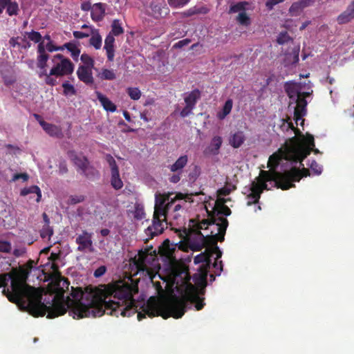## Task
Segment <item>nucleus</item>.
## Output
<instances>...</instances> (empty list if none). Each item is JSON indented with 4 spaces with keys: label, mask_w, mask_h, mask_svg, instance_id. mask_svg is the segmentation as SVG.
I'll list each match as a JSON object with an SVG mask.
<instances>
[{
    "label": "nucleus",
    "mask_w": 354,
    "mask_h": 354,
    "mask_svg": "<svg viewBox=\"0 0 354 354\" xmlns=\"http://www.w3.org/2000/svg\"><path fill=\"white\" fill-rule=\"evenodd\" d=\"M291 40L292 39L287 32H282L279 35L277 41L279 44L283 45Z\"/></svg>",
    "instance_id": "obj_51"
},
{
    "label": "nucleus",
    "mask_w": 354,
    "mask_h": 354,
    "mask_svg": "<svg viewBox=\"0 0 354 354\" xmlns=\"http://www.w3.org/2000/svg\"><path fill=\"white\" fill-rule=\"evenodd\" d=\"M227 201L225 198L218 199L213 210L212 212L207 211L208 218L196 223L195 220H191L190 222L193 223L192 231L200 232L201 230L210 229V231L214 230L216 235H218V240L220 242H223L225 240V235L229 223L227 219L222 216H228L232 213L231 209L225 205Z\"/></svg>",
    "instance_id": "obj_7"
},
{
    "label": "nucleus",
    "mask_w": 354,
    "mask_h": 354,
    "mask_svg": "<svg viewBox=\"0 0 354 354\" xmlns=\"http://www.w3.org/2000/svg\"><path fill=\"white\" fill-rule=\"evenodd\" d=\"M236 21L241 26H248L250 25V19L245 12H240L236 17Z\"/></svg>",
    "instance_id": "obj_46"
},
{
    "label": "nucleus",
    "mask_w": 354,
    "mask_h": 354,
    "mask_svg": "<svg viewBox=\"0 0 354 354\" xmlns=\"http://www.w3.org/2000/svg\"><path fill=\"white\" fill-rule=\"evenodd\" d=\"M104 158L111 169V185L116 190L121 189L124 183L120 176V169L115 159L110 153H106Z\"/></svg>",
    "instance_id": "obj_10"
},
{
    "label": "nucleus",
    "mask_w": 354,
    "mask_h": 354,
    "mask_svg": "<svg viewBox=\"0 0 354 354\" xmlns=\"http://www.w3.org/2000/svg\"><path fill=\"white\" fill-rule=\"evenodd\" d=\"M188 303L195 304L196 310H201L205 305L204 298L199 297L197 289L192 284L188 286L183 298L175 297L166 308H160L153 297L150 298L145 312L150 318L161 316L165 319L169 317L180 319L185 315Z\"/></svg>",
    "instance_id": "obj_5"
},
{
    "label": "nucleus",
    "mask_w": 354,
    "mask_h": 354,
    "mask_svg": "<svg viewBox=\"0 0 354 354\" xmlns=\"http://www.w3.org/2000/svg\"><path fill=\"white\" fill-rule=\"evenodd\" d=\"M115 39L111 35H106L105 38V45H104V49L106 51V57L109 62L114 60V42Z\"/></svg>",
    "instance_id": "obj_23"
},
{
    "label": "nucleus",
    "mask_w": 354,
    "mask_h": 354,
    "mask_svg": "<svg viewBox=\"0 0 354 354\" xmlns=\"http://www.w3.org/2000/svg\"><path fill=\"white\" fill-rule=\"evenodd\" d=\"M306 8L305 6L299 1L294 2L289 8V13L291 16L297 17L299 15L301 11Z\"/></svg>",
    "instance_id": "obj_40"
},
{
    "label": "nucleus",
    "mask_w": 354,
    "mask_h": 354,
    "mask_svg": "<svg viewBox=\"0 0 354 354\" xmlns=\"http://www.w3.org/2000/svg\"><path fill=\"white\" fill-rule=\"evenodd\" d=\"M76 243L78 245V251H84L86 250H91L92 248V241L91 235L86 231H83L82 234L79 235L75 239Z\"/></svg>",
    "instance_id": "obj_18"
},
{
    "label": "nucleus",
    "mask_w": 354,
    "mask_h": 354,
    "mask_svg": "<svg viewBox=\"0 0 354 354\" xmlns=\"http://www.w3.org/2000/svg\"><path fill=\"white\" fill-rule=\"evenodd\" d=\"M354 19V1L347 6L346 9L337 17L339 25L346 24Z\"/></svg>",
    "instance_id": "obj_19"
},
{
    "label": "nucleus",
    "mask_w": 354,
    "mask_h": 354,
    "mask_svg": "<svg viewBox=\"0 0 354 354\" xmlns=\"http://www.w3.org/2000/svg\"><path fill=\"white\" fill-rule=\"evenodd\" d=\"M81 174H82L88 179L93 180L99 176V171L93 165H91L89 162L81 172Z\"/></svg>",
    "instance_id": "obj_34"
},
{
    "label": "nucleus",
    "mask_w": 354,
    "mask_h": 354,
    "mask_svg": "<svg viewBox=\"0 0 354 354\" xmlns=\"http://www.w3.org/2000/svg\"><path fill=\"white\" fill-rule=\"evenodd\" d=\"M39 123L45 132L50 136L58 138H61L63 136L62 131L59 127L48 123L44 120H39Z\"/></svg>",
    "instance_id": "obj_16"
},
{
    "label": "nucleus",
    "mask_w": 354,
    "mask_h": 354,
    "mask_svg": "<svg viewBox=\"0 0 354 354\" xmlns=\"http://www.w3.org/2000/svg\"><path fill=\"white\" fill-rule=\"evenodd\" d=\"M97 99L101 102V105L108 111L114 112L117 110V106L107 97L99 91H95Z\"/></svg>",
    "instance_id": "obj_22"
},
{
    "label": "nucleus",
    "mask_w": 354,
    "mask_h": 354,
    "mask_svg": "<svg viewBox=\"0 0 354 354\" xmlns=\"http://www.w3.org/2000/svg\"><path fill=\"white\" fill-rule=\"evenodd\" d=\"M310 168L317 175L320 174L322 171V167L314 160L311 161Z\"/></svg>",
    "instance_id": "obj_56"
},
{
    "label": "nucleus",
    "mask_w": 354,
    "mask_h": 354,
    "mask_svg": "<svg viewBox=\"0 0 354 354\" xmlns=\"http://www.w3.org/2000/svg\"><path fill=\"white\" fill-rule=\"evenodd\" d=\"M29 176L26 173H17L12 176V180L16 181L19 179H22L23 181H27Z\"/></svg>",
    "instance_id": "obj_59"
},
{
    "label": "nucleus",
    "mask_w": 354,
    "mask_h": 354,
    "mask_svg": "<svg viewBox=\"0 0 354 354\" xmlns=\"http://www.w3.org/2000/svg\"><path fill=\"white\" fill-rule=\"evenodd\" d=\"M212 253L209 252V247L206 249L205 252L201 253L194 258L195 263H203L201 269L207 268L209 267L212 262Z\"/></svg>",
    "instance_id": "obj_24"
},
{
    "label": "nucleus",
    "mask_w": 354,
    "mask_h": 354,
    "mask_svg": "<svg viewBox=\"0 0 354 354\" xmlns=\"http://www.w3.org/2000/svg\"><path fill=\"white\" fill-rule=\"evenodd\" d=\"M91 38L89 39V45L93 46L95 50L102 48V36L99 33V30L91 28Z\"/></svg>",
    "instance_id": "obj_26"
},
{
    "label": "nucleus",
    "mask_w": 354,
    "mask_h": 354,
    "mask_svg": "<svg viewBox=\"0 0 354 354\" xmlns=\"http://www.w3.org/2000/svg\"><path fill=\"white\" fill-rule=\"evenodd\" d=\"M68 157L76 167L77 171L81 174L86 165L89 163L88 158L84 156H80L73 150L67 152Z\"/></svg>",
    "instance_id": "obj_15"
},
{
    "label": "nucleus",
    "mask_w": 354,
    "mask_h": 354,
    "mask_svg": "<svg viewBox=\"0 0 354 354\" xmlns=\"http://www.w3.org/2000/svg\"><path fill=\"white\" fill-rule=\"evenodd\" d=\"M296 102V106L295 107L294 111V120L297 124H299L302 126L304 123V120L303 117L306 114V106L307 101L306 99L302 97V96H299V95L292 100Z\"/></svg>",
    "instance_id": "obj_14"
},
{
    "label": "nucleus",
    "mask_w": 354,
    "mask_h": 354,
    "mask_svg": "<svg viewBox=\"0 0 354 354\" xmlns=\"http://www.w3.org/2000/svg\"><path fill=\"white\" fill-rule=\"evenodd\" d=\"M249 5V3L247 1H241L235 4H232L230 6L228 13H236V12H243L246 10V7Z\"/></svg>",
    "instance_id": "obj_38"
},
{
    "label": "nucleus",
    "mask_w": 354,
    "mask_h": 354,
    "mask_svg": "<svg viewBox=\"0 0 354 354\" xmlns=\"http://www.w3.org/2000/svg\"><path fill=\"white\" fill-rule=\"evenodd\" d=\"M201 95V91L198 88H195L192 90L188 95L185 97V102L186 105L191 106L192 107H195V105L200 99Z\"/></svg>",
    "instance_id": "obj_29"
},
{
    "label": "nucleus",
    "mask_w": 354,
    "mask_h": 354,
    "mask_svg": "<svg viewBox=\"0 0 354 354\" xmlns=\"http://www.w3.org/2000/svg\"><path fill=\"white\" fill-rule=\"evenodd\" d=\"M111 28H112V30H111V32L108 35H111L113 37H118L124 33V29L118 19H115L112 21V26H111Z\"/></svg>",
    "instance_id": "obj_39"
},
{
    "label": "nucleus",
    "mask_w": 354,
    "mask_h": 354,
    "mask_svg": "<svg viewBox=\"0 0 354 354\" xmlns=\"http://www.w3.org/2000/svg\"><path fill=\"white\" fill-rule=\"evenodd\" d=\"M48 57L49 55L46 53L38 54L37 57V67L42 71L46 70L45 68Z\"/></svg>",
    "instance_id": "obj_42"
},
{
    "label": "nucleus",
    "mask_w": 354,
    "mask_h": 354,
    "mask_svg": "<svg viewBox=\"0 0 354 354\" xmlns=\"http://www.w3.org/2000/svg\"><path fill=\"white\" fill-rule=\"evenodd\" d=\"M207 269H201L200 272L193 276L195 284L199 287L205 288L207 286Z\"/></svg>",
    "instance_id": "obj_28"
},
{
    "label": "nucleus",
    "mask_w": 354,
    "mask_h": 354,
    "mask_svg": "<svg viewBox=\"0 0 354 354\" xmlns=\"http://www.w3.org/2000/svg\"><path fill=\"white\" fill-rule=\"evenodd\" d=\"M42 75L45 76L44 81L47 84L53 86L57 84L56 80L55 79H53V77H51L53 75H50V73H47L46 71H41V73H39V77H41Z\"/></svg>",
    "instance_id": "obj_52"
},
{
    "label": "nucleus",
    "mask_w": 354,
    "mask_h": 354,
    "mask_svg": "<svg viewBox=\"0 0 354 354\" xmlns=\"http://www.w3.org/2000/svg\"><path fill=\"white\" fill-rule=\"evenodd\" d=\"M106 15V5L102 3H95L93 6L91 12V18L95 22L102 21Z\"/></svg>",
    "instance_id": "obj_20"
},
{
    "label": "nucleus",
    "mask_w": 354,
    "mask_h": 354,
    "mask_svg": "<svg viewBox=\"0 0 354 354\" xmlns=\"http://www.w3.org/2000/svg\"><path fill=\"white\" fill-rule=\"evenodd\" d=\"M29 194H35L37 196L36 202H40L41 199V192L37 185H31L28 187H24L20 192V195L22 196H27Z\"/></svg>",
    "instance_id": "obj_31"
},
{
    "label": "nucleus",
    "mask_w": 354,
    "mask_h": 354,
    "mask_svg": "<svg viewBox=\"0 0 354 354\" xmlns=\"http://www.w3.org/2000/svg\"><path fill=\"white\" fill-rule=\"evenodd\" d=\"M223 140L219 136H214L211 141L210 146L209 147L210 152L212 154H218L219 149L222 145Z\"/></svg>",
    "instance_id": "obj_36"
},
{
    "label": "nucleus",
    "mask_w": 354,
    "mask_h": 354,
    "mask_svg": "<svg viewBox=\"0 0 354 354\" xmlns=\"http://www.w3.org/2000/svg\"><path fill=\"white\" fill-rule=\"evenodd\" d=\"M8 3L6 6V13L9 16H16L19 12V6L17 2L12 0L7 1Z\"/></svg>",
    "instance_id": "obj_41"
},
{
    "label": "nucleus",
    "mask_w": 354,
    "mask_h": 354,
    "mask_svg": "<svg viewBox=\"0 0 354 354\" xmlns=\"http://www.w3.org/2000/svg\"><path fill=\"white\" fill-rule=\"evenodd\" d=\"M191 0H167L169 6L172 8H181L187 5Z\"/></svg>",
    "instance_id": "obj_45"
},
{
    "label": "nucleus",
    "mask_w": 354,
    "mask_h": 354,
    "mask_svg": "<svg viewBox=\"0 0 354 354\" xmlns=\"http://www.w3.org/2000/svg\"><path fill=\"white\" fill-rule=\"evenodd\" d=\"M70 283L67 279L62 278L58 283L59 294L62 296L64 291L68 290ZM42 299V295H41V300ZM46 307V311L45 312L44 316L47 313V318L53 319L59 316H62L66 313L67 307L64 304L62 297L58 299L57 296H54L51 301H48L46 304L41 302Z\"/></svg>",
    "instance_id": "obj_8"
},
{
    "label": "nucleus",
    "mask_w": 354,
    "mask_h": 354,
    "mask_svg": "<svg viewBox=\"0 0 354 354\" xmlns=\"http://www.w3.org/2000/svg\"><path fill=\"white\" fill-rule=\"evenodd\" d=\"M191 42L190 39H185L176 43L174 46L175 48H181L185 46H187Z\"/></svg>",
    "instance_id": "obj_64"
},
{
    "label": "nucleus",
    "mask_w": 354,
    "mask_h": 354,
    "mask_svg": "<svg viewBox=\"0 0 354 354\" xmlns=\"http://www.w3.org/2000/svg\"><path fill=\"white\" fill-rule=\"evenodd\" d=\"M284 90L290 100H295V98L299 95V89L296 83L292 82H286L284 84Z\"/></svg>",
    "instance_id": "obj_30"
},
{
    "label": "nucleus",
    "mask_w": 354,
    "mask_h": 354,
    "mask_svg": "<svg viewBox=\"0 0 354 354\" xmlns=\"http://www.w3.org/2000/svg\"><path fill=\"white\" fill-rule=\"evenodd\" d=\"M46 49L48 52L52 53L54 51L63 50V47L55 46L51 41H50L46 45Z\"/></svg>",
    "instance_id": "obj_58"
},
{
    "label": "nucleus",
    "mask_w": 354,
    "mask_h": 354,
    "mask_svg": "<svg viewBox=\"0 0 354 354\" xmlns=\"http://www.w3.org/2000/svg\"><path fill=\"white\" fill-rule=\"evenodd\" d=\"M145 213L143 207L140 205H137L136 206V211L134 214L135 218L138 220H141L145 218Z\"/></svg>",
    "instance_id": "obj_54"
},
{
    "label": "nucleus",
    "mask_w": 354,
    "mask_h": 354,
    "mask_svg": "<svg viewBox=\"0 0 354 354\" xmlns=\"http://www.w3.org/2000/svg\"><path fill=\"white\" fill-rule=\"evenodd\" d=\"M245 140L244 133L242 131H238L230 136L229 143L234 148H239L242 145Z\"/></svg>",
    "instance_id": "obj_25"
},
{
    "label": "nucleus",
    "mask_w": 354,
    "mask_h": 354,
    "mask_svg": "<svg viewBox=\"0 0 354 354\" xmlns=\"http://www.w3.org/2000/svg\"><path fill=\"white\" fill-rule=\"evenodd\" d=\"M25 35L30 41L35 43H39L41 40V35L38 32L32 30L30 32H26Z\"/></svg>",
    "instance_id": "obj_49"
},
{
    "label": "nucleus",
    "mask_w": 354,
    "mask_h": 354,
    "mask_svg": "<svg viewBox=\"0 0 354 354\" xmlns=\"http://www.w3.org/2000/svg\"><path fill=\"white\" fill-rule=\"evenodd\" d=\"M201 173V167L197 165H193L189 167L187 181L190 183H194L198 179Z\"/></svg>",
    "instance_id": "obj_32"
},
{
    "label": "nucleus",
    "mask_w": 354,
    "mask_h": 354,
    "mask_svg": "<svg viewBox=\"0 0 354 354\" xmlns=\"http://www.w3.org/2000/svg\"><path fill=\"white\" fill-rule=\"evenodd\" d=\"M11 250L12 246L10 242L0 240V252L10 253Z\"/></svg>",
    "instance_id": "obj_53"
},
{
    "label": "nucleus",
    "mask_w": 354,
    "mask_h": 354,
    "mask_svg": "<svg viewBox=\"0 0 354 354\" xmlns=\"http://www.w3.org/2000/svg\"><path fill=\"white\" fill-rule=\"evenodd\" d=\"M91 35V31L87 32H83L80 31H73V36L74 38L80 39L84 38H87Z\"/></svg>",
    "instance_id": "obj_57"
},
{
    "label": "nucleus",
    "mask_w": 354,
    "mask_h": 354,
    "mask_svg": "<svg viewBox=\"0 0 354 354\" xmlns=\"http://www.w3.org/2000/svg\"><path fill=\"white\" fill-rule=\"evenodd\" d=\"M236 188V186L232 184L227 185L218 190V194L219 196H227Z\"/></svg>",
    "instance_id": "obj_48"
},
{
    "label": "nucleus",
    "mask_w": 354,
    "mask_h": 354,
    "mask_svg": "<svg viewBox=\"0 0 354 354\" xmlns=\"http://www.w3.org/2000/svg\"><path fill=\"white\" fill-rule=\"evenodd\" d=\"M63 87V94L65 95H75L76 91L74 86L68 82H64L62 84Z\"/></svg>",
    "instance_id": "obj_47"
},
{
    "label": "nucleus",
    "mask_w": 354,
    "mask_h": 354,
    "mask_svg": "<svg viewBox=\"0 0 354 354\" xmlns=\"http://www.w3.org/2000/svg\"><path fill=\"white\" fill-rule=\"evenodd\" d=\"M19 40H21V39L19 37H12L9 40V45L12 48H15L16 46L21 47V46L20 43L19 42Z\"/></svg>",
    "instance_id": "obj_63"
},
{
    "label": "nucleus",
    "mask_w": 354,
    "mask_h": 354,
    "mask_svg": "<svg viewBox=\"0 0 354 354\" xmlns=\"http://www.w3.org/2000/svg\"><path fill=\"white\" fill-rule=\"evenodd\" d=\"M189 161L187 155L180 156L174 163L169 166V169L174 174L169 178V182L172 183H178L181 179V174L183 169L186 167Z\"/></svg>",
    "instance_id": "obj_12"
},
{
    "label": "nucleus",
    "mask_w": 354,
    "mask_h": 354,
    "mask_svg": "<svg viewBox=\"0 0 354 354\" xmlns=\"http://www.w3.org/2000/svg\"><path fill=\"white\" fill-rule=\"evenodd\" d=\"M129 282L119 281L108 284L104 289L87 286L84 290L71 287V296L74 300L73 314L79 319L102 317L104 314L118 317H129L138 313V321L148 315L138 312L134 295L138 292V283L131 279Z\"/></svg>",
    "instance_id": "obj_1"
},
{
    "label": "nucleus",
    "mask_w": 354,
    "mask_h": 354,
    "mask_svg": "<svg viewBox=\"0 0 354 354\" xmlns=\"http://www.w3.org/2000/svg\"><path fill=\"white\" fill-rule=\"evenodd\" d=\"M127 92L129 97L134 100H139L142 95V92L138 87H128Z\"/></svg>",
    "instance_id": "obj_44"
},
{
    "label": "nucleus",
    "mask_w": 354,
    "mask_h": 354,
    "mask_svg": "<svg viewBox=\"0 0 354 354\" xmlns=\"http://www.w3.org/2000/svg\"><path fill=\"white\" fill-rule=\"evenodd\" d=\"M194 107H192L191 106L185 105V106L180 111V116L183 118L187 117L189 114L192 113V110Z\"/></svg>",
    "instance_id": "obj_61"
},
{
    "label": "nucleus",
    "mask_w": 354,
    "mask_h": 354,
    "mask_svg": "<svg viewBox=\"0 0 354 354\" xmlns=\"http://www.w3.org/2000/svg\"><path fill=\"white\" fill-rule=\"evenodd\" d=\"M285 0H267L266 6L268 10H272L274 6L282 3Z\"/></svg>",
    "instance_id": "obj_62"
},
{
    "label": "nucleus",
    "mask_w": 354,
    "mask_h": 354,
    "mask_svg": "<svg viewBox=\"0 0 354 354\" xmlns=\"http://www.w3.org/2000/svg\"><path fill=\"white\" fill-rule=\"evenodd\" d=\"M288 128L294 131L298 137L293 136L286 141L283 146L273 153L268 159V167L277 168L283 160L300 163L303 166V160L311 151L315 153H319V149L315 148L314 137L312 134L306 133L304 136L300 130L293 125L292 122H288Z\"/></svg>",
    "instance_id": "obj_3"
},
{
    "label": "nucleus",
    "mask_w": 354,
    "mask_h": 354,
    "mask_svg": "<svg viewBox=\"0 0 354 354\" xmlns=\"http://www.w3.org/2000/svg\"><path fill=\"white\" fill-rule=\"evenodd\" d=\"M209 9L206 6H194L182 12L183 17H191L196 15H206L209 12Z\"/></svg>",
    "instance_id": "obj_27"
},
{
    "label": "nucleus",
    "mask_w": 354,
    "mask_h": 354,
    "mask_svg": "<svg viewBox=\"0 0 354 354\" xmlns=\"http://www.w3.org/2000/svg\"><path fill=\"white\" fill-rule=\"evenodd\" d=\"M194 232L203 238L204 245L209 247V252L212 253V255L213 254H216V259L221 257L222 252L217 245V241H220L218 240V235H216V232L214 230H212L210 233L206 234L205 236L201 233V230H200V232Z\"/></svg>",
    "instance_id": "obj_11"
},
{
    "label": "nucleus",
    "mask_w": 354,
    "mask_h": 354,
    "mask_svg": "<svg viewBox=\"0 0 354 354\" xmlns=\"http://www.w3.org/2000/svg\"><path fill=\"white\" fill-rule=\"evenodd\" d=\"M173 194V193H159L156 194L153 223L145 231L147 235L150 239L161 234L165 227H167V216L174 205H175L173 209V219L178 220L180 216L178 212L182 209L183 206L180 203L176 204V202L178 200L185 199L187 195L179 192L176 194L174 197H171Z\"/></svg>",
    "instance_id": "obj_6"
},
{
    "label": "nucleus",
    "mask_w": 354,
    "mask_h": 354,
    "mask_svg": "<svg viewBox=\"0 0 354 354\" xmlns=\"http://www.w3.org/2000/svg\"><path fill=\"white\" fill-rule=\"evenodd\" d=\"M151 10V15L155 19H160L166 17L169 13V9L166 6L152 2L149 6Z\"/></svg>",
    "instance_id": "obj_21"
},
{
    "label": "nucleus",
    "mask_w": 354,
    "mask_h": 354,
    "mask_svg": "<svg viewBox=\"0 0 354 354\" xmlns=\"http://www.w3.org/2000/svg\"><path fill=\"white\" fill-rule=\"evenodd\" d=\"M84 196L83 195H71L69 196V203L71 205H75L82 203L84 201Z\"/></svg>",
    "instance_id": "obj_55"
},
{
    "label": "nucleus",
    "mask_w": 354,
    "mask_h": 354,
    "mask_svg": "<svg viewBox=\"0 0 354 354\" xmlns=\"http://www.w3.org/2000/svg\"><path fill=\"white\" fill-rule=\"evenodd\" d=\"M270 168L272 171L261 170L259 176L252 181L251 192L248 195V198L252 201H249L248 205L259 202L261 194L264 189H268L267 182L273 181L277 188L287 190L295 186V182H299L302 177L310 175L308 169L304 168V165L301 170L294 166L283 172L275 171L277 168Z\"/></svg>",
    "instance_id": "obj_4"
},
{
    "label": "nucleus",
    "mask_w": 354,
    "mask_h": 354,
    "mask_svg": "<svg viewBox=\"0 0 354 354\" xmlns=\"http://www.w3.org/2000/svg\"><path fill=\"white\" fill-rule=\"evenodd\" d=\"M107 269L106 268V266H101L98 267L95 271H94V276L95 278L101 277L105 272Z\"/></svg>",
    "instance_id": "obj_60"
},
{
    "label": "nucleus",
    "mask_w": 354,
    "mask_h": 354,
    "mask_svg": "<svg viewBox=\"0 0 354 354\" xmlns=\"http://www.w3.org/2000/svg\"><path fill=\"white\" fill-rule=\"evenodd\" d=\"M55 59L59 62L50 70V75L63 77V75H70L73 73L74 65L68 58L61 54H57L53 57V60H55Z\"/></svg>",
    "instance_id": "obj_9"
},
{
    "label": "nucleus",
    "mask_w": 354,
    "mask_h": 354,
    "mask_svg": "<svg viewBox=\"0 0 354 354\" xmlns=\"http://www.w3.org/2000/svg\"><path fill=\"white\" fill-rule=\"evenodd\" d=\"M80 60L83 62V65L88 68H93L95 66V59L88 55L83 53L80 55Z\"/></svg>",
    "instance_id": "obj_43"
},
{
    "label": "nucleus",
    "mask_w": 354,
    "mask_h": 354,
    "mask_svg": "<svg viewBox=\"0 0 354 354\" xmlns=\"http://www.w3.org/2000/svg\"><path fill=\"white\" fill-rule=\"evenodd\" d=\"M61 47H63V50L66 49L71 53V56L73 60H77L80 50L74 43H66Z\"/></svg>",
    "instance_id": "obj_35"
},
{
    "label": "nucleus",
    "mask_w": 354,
    "mask_h": 354,
    "mask_svg": "<svg viewBox=\"0 0 354 354\" xmlns=\"http://www.w3.org/2000/svg\"><path fill=\"white\" fill-rule=\"evenodd\" d=\"M97 77L100 79L105 80V81H113L117 78V75H115V72L114 69H107V68H102L100 72H98Z\"/></svg>",
    "instance_id": "obj_33"
},
{
    "label": "nucleus",
    "mask_w": 354,
    "mask_h": 354,
    "mask_svg": "<svg viewBox=\"0 0 354 354\" xmlns=\"http://www.w3.org/2000/svg\"><path fill=\"white\" fill-rule=\"evenodd\" d=\"M233 106V101L232 99H227L223 107V109L221 111L218 112L217 117L220 120L224 119L232 111Z\"/></svg>",
    "instance_id": "obj_37"
},
{
    "label": "nucleus",
    "mask_w": 354,
    "mask_h": 354,
    "mask_svg": "<svg viewBox=\"0 0 354 354\" xmlns=\"http://www.w3.org/2000/svg\"><path fill=\"white\" fill-rule=\"evenodd\" d=\"M93 68H85L84 66H79L76 71V75L79 80L82 82L90 85L93 84V76L92 75L91 69Z\"/></svg>",
    "instance_id": "obj_17"
},
{
    "label": "nucleus",
    "mask_w": 354,
    "mask_h": 354,
    "mask_svg": "<svg viewBox=\"0 0 354 354\" xmlns=\"http://www.w3.org/2000/svg\"><path fill=\"white\" fill-rule=\"evenodd\" d=\"M53 234V230L50 225H44L40 231V236L42 239L50 238Z\"/></svg>",
    "instance_id": "obj_50"
},
{
    "label": "nucleus",
    "mask_w": 354,
    "mask_h": 354,
    "mask_svg": "<svg viewBox=\"0 0 354 354\" xmlns=\"http://www.w3.org/2000/svg\"><path fill=\"white\" fill-rule=\"evenodd\" d=\"M28 272L22 270L14 276L10 274H0V288L9 301L15 304H26L27 311L34 317H43L46 307L41 303V292L26 284Z\"/></svg>",
    "instance_id": "obj_2"
},
{
    "label": "nucleus",
    "mask_w": 354,
    "mask_h": 354,
    "mask_svg": "<svg viewBox=\"0 0 354 354\" xmlns=\"http://www.w3.org/2000/svg\"><path fill=\"white\" fill-rule=\"evenodd\" d=\"M156 257V251L152 253V248L150 249L141 250L139 251L138 255L134 258V263L138 270H145L147 268L151 261L154 259Z\"/></svg>",
    "instance_id": "obj_13"
}]
</instances>
